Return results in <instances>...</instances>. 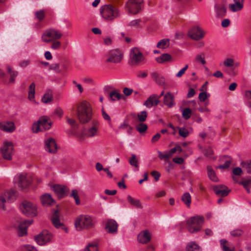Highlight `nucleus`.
<instances>
[{
	"mask_svg": "<svg viewBox=\"0 0 251 251\" xmlns=\"http://www.w3.org/2000/svg\"><path fill=\"white\" fill-rule=\"evenodd\" d=\"M122 97V95L117 90L112 91L109 94V99L112 101L118 100Z\"/></svg>",
	"mask_w": 251,
	"mask_h": 251,
	"instance_id": "38",
	"label": "nucleus"
},
{
	"mask_svg": "<svg viewBox=\"0 0 251 251\" xmlns=\"http://www.w3.org/2000/svg\"><path fill=\"white\" fill-rule=\"evenodd\" d=\"M234 3L229 5V8L232 12L241 10L244 6V3L240 0H233Z\"/></svg>",
	"mask_w": 251,
	"mask_h": 251,
	"instance_id": "27",
	"label": "nucleus"
},
{
	"mask_svg": "<svg viewBox=\"0 0 251 251\" xmlns=\"http://www.w3.org/2000/svg\"><path fill=\"white\" fill-rule=\"evenodd\" d=\"M49 120V118L46 116H43L38 120L39 123H40L43 131L44 130L49 129L51 127V123Z\"/></svg>",
	"mask_w": 251,
	"mask_h": 251,
	"instance_id": "24",
	"label": "nucleus"
},
{
	"mask_svg": "<svg viewBox=\"0 0 251 251\" xmlns=\"http://www.w3.org/2000/svg\"><path fill=\"white\" fill-rule=\"evenodd\" d=\"M188 65H186L183 68L181 69L176 75L177 77H180L185 72L186 70L188 69Z\"/></svg>",
	"mask_w": 251,
	"mask_h": 251,
	"instance_id": "62",
	"label": "nucleus"
},
{
	"mask_svg": "<svg viewBox=\"0 0 251 251\" xmlns=\"http://www.w3.org/2000/svg\"><path fill=\"white\" fill-rule=\"evenodd\" d=\"M7 70L8 74L10 75V78L8 82V83H14L15 82V78L18 75V72L17 71L13 70L11 67L8 66L7 67Z\"/></svg>",
	"mask_w": 251,
	"mask_h": 251,
	"instance_id": "36",
	"label": "nucleus"
},
{
	"mask_svg": "<svg viewBox=\"0 0 251 251\" xmlns=\"http://www.w3.org/2000/svg\"><path fill=\"white\" fill-rule=\"evenodd\" d=\"M192 114V110L189 108H185L182 112V116L185 120L189 119Z\"/></svg>",
	"mask_w": 251,
	"mask_h": 251,
	"instance_id": "43",
	"label": "nucleus"
},
{
	"mask_svg": "<svg viewBox=\"0 0 251 251\" xmlns=\"http://www.w3.org/2000/svg\"><path fill=\"white\" fill-rule=\"evenodd\" d=\"M242 166L246 169L248 173L251 174V161L242 163Z\"/></svg>",
	"mask_w": 251,
	"mask_h": 251,
	"instance_id": "52",
	"label": "nucleus"
},
{
	"mask_svg": "<svg viewBox=\"0 0 251 251\" xmlns=\"http://www.w3.org/2000/svg\"><path fill=\"white\" fill-rule=\"evenodd\" d=\"M20 207L23 213L26 216L33 217L37 215L36 205L29 201H24Z\"/></svg>",
	"mask_w": 251,
	"mask_h": 251,
	"instance_id": "11",
	"label": "nucleus"
},
{
	"mask_svg": "<svg viewBox=\"0 0 251 251\" xmlns=\"http://www.w3.org/2000/svg\"><path fill=\"white\" fill-rule=\"evenodd\" d=\"M231 159L228 157L227 159L226 160L224 164L221 165L217 168L219 169H227L228 168L231 164Z\"/></svg>",
	"mask_w": 251,
	"mask_h": 251,
	"instance_id": "51",
	"label": "nucleus"
},
{
	"mask_svg": "<svg viewBox=\"0 0 251 251\" xmlns=\"http://www.w3.org/2000/svg\"><path fill=\"white\" fill-rule=\"evenodd\" d=\"M23 251H37L36 248L29 245H26L23 247Z\"/></svg>",
	"mask_w": 251,
	"mask_h": 251,
	"instance_id": "59",
	"label": "nucleus"
},
{
	"mask_svg": "<svg viewBox=\"0 0 251 251\" xmlns=\"http://www.w3.org/2000/svg\"><path fill=\"white\" fill-rule=\"evenodd\" d=\"M243 233V230L240 229H235L230 232V234L233 237L240 236Z\"/></svg>",
	"mask_w": 251,
	"mask_h": 251,
	"instance_id": "55",
	"label": "nucleus"
},
{
	"mask_svg": "<svg viewBox=\"0 0 251 251\" xmlns=\"http://www.w3.org/2000/svg\"><path fill=\"white\" fill-rule=\"evenodd\" d=\"M0 152L4 159L10 160L14 153L13 144L12 142L4 141L0 148Z\"/></svg>",
	"mask_w": 251,
	"mask_h": 251,
	"instance_id": "7",
	"label": "nucleus"
},
{
	"mask_svg": "<svg viewBox=\"0 0 251 251\" xmlns=\"http://www.w3.org/2000/svg\"><path fill=\"white\" fill-rule=\"evenodd\" d=\"M137 117L139 121L141 122L145 121L147 117V114L146 111H143L140 113H138Z\"/></svg>",
	"mask_w": 251,
	"mask_h": 251,
	"instance_id": "47",
	"label": "nucleus"
},
{
	"mask_svg": "<svg viewBox=\"0 0 251 251\" xmlns=\"http://www.w3.org/2000/svg\"><path fill=\"white\" fill-rule=\"evenodd\" d=\"M158 156L161 160L163 159H168L170 157V155L169 153H166L165 154H163L161 151H158Z\"/></svg>",
	"mask_w": 251,
	"mask_h": 251,
	"instance_id": "60",
	"label": "nucleus"
},
{
	"mask_svg": "<svg viewBox=\"0 0 251 251\" xmlns=\"http://www.w3.org/2000/svg\"><path fill=\"white\" fill-rule=\"evenodd\" d=\"M224 64L226 67H232L234 65V61L232 59L227 58L224 61Z\"/></svg>",
	"mask_w": 251,
	"mask_h": 251,
	"instance_id": "58",
	"label": "nucleus"
},
{
	"mask_svg": "<svg viewBox=\"0 0 251 251\" xmlns=\"http://www.w3.org/2000/svg\"><path fill=\"white\" fill-rule=\"evenodd\" d=\"M45 150L46 151L54 153L57 151V145L53 138L48 139L45 142Z\"/></svg>",
	"mask_w": 251,
	"mask_h": 251,
	"instance_id": "19",
	"label": "nucleus"
},
{
	"mask_svg": "<svg viewBox=\"0 0 251 251\" xmlns=\"http://www.w3.org/2000/svg\"><path fill=\"white\" fill-rule=\"evenodd\" d=\"M124 54L121 50L114 49L109 51L106 55L105 62L119 63L123 58Z\"/></svg>",
	"mask_w": 251,
	"mask_h": 251,
	"instance_id": "8",
	"label": "nucleus"
},
{
	"mask_svg": "<svg viewBox=\"0 0 251 251\" xmlns=\"http://www.w3.org/2000/svg\"><path fill=\"white\" fill-rule=\"evenodd\" d=\"M244 187H251V179H248L243 180L240 183Z\"/></svg>",
	"mask_w": 251,
	"mask_h": 251,
	"instance_id": "64",
	"label": "nucleus"
},
{
	"mask_svg": "<svg viewBox=\"0 0 251 251\" xmlns=\"http://www.w3.org/2000/svg\"><path fill=\"white\" fill-rule=\"evenodd\" d=\"M151 76L152 78L155 81V82L160 85H162L165 83V78L160 76L159 75L156 73L153 72L151 74Z\"/></svg>",
	"mask_w": 251,
	"mask_h": 251,
	"instance_id": "33",
	"label": "nucleus"
},
{
	"mask_svg": "<svg viewBox=\"0 0 251 251\" xmlns=\"http://www.w3.org/2000/svg\"><path fill=\"white\" fill-rule=\"evenodd\" d=\"M172 59V56L168 53H164L161 56L156 58L155 60L158 63H164L166 62L170 61Z\"/></svg>",
	"mask_w": 251,
	"mask_h": 251,
	"instance_id": "34",
	"label": "nucleus"
},
{
	"mask_svg": "<svg viewBox=\"0 0 251 251\" xmlns=\"http://www.w3.org/2000/svg\"><path fill=\"white\" fill-rule=\"evenodd\" d=\"M220 245L223 251H235V248L225 239L220 240Z\"/></svg>",
	"mask_w": 251,
	"mask_h": 251,
	"instance_id": "28",
	"label": "nucleus"
},
{
	"mask_svg": "<svg viewBox=\"0 0 251 251\" xmlns=\"http://www.w3.org/2000/svg\"><path fill=\"white\" fill-rule=\"evenodd\" d=\"M67 122L72 127H75L77 126L76 121L74 119L67 118Z\"/></svg>",
	"mask_w": 251,
	"mask_h": 251,
	"instance_id": "61",
	"label": "nucleus"
},
{
	"mask_svg": "<svg viewBox=\"0 0 251 251\" xmlns=\"http://www.w3.org/2000/svg\"><path fill=\"white\" fill-rule=\"evenodd\" d=\"M178 132L179 134L183 137H186L188 136L189 134V132L188 130L185 128H180L178 127Z\"/></svg>",
	"mask_w": 251,
	"mask_h": 251,
	"instance_id": "56",
	"label": "nucleus"
},
{
	"mask_svg": "<svg viewBox=\"0 0 251 251\" xmlns=\"http://www.w3.org/2000/svg\"><path fill=\"white\" fill-rule=\"evenodd\" d=\"M84 251H98L96 244H89L84 249Z\"/></svg>",
	"mask_w": 251,
	"mask_h": 251,
	"instance_id": "46",
	"label": "nucleus"
},
{
	"mask_svg": "<svg viewBox=\"0 0 251 251\" xmlns=\"http://www.w3.org/2000/svg\"><path fill=\"white\" fill-rule=\"evenodd\" d=\"M181 200L187 207H190L191 203V197L189 193H185L181 197Z\"/></svg>",
	"mask_w": 251,
	"mask_h": 251,
	"instance_id": "37",
	"label": "nucleus"
},
{
	"mask_svg": "<svg viewBox=\"0 0 251 251\" xmlns=\"http://www.w3.org/2000/svg\"><path fill=\"white\" fill-rule=\"evenodd\" d=\"M99 122L97 120L93 121L91 126L85 131L84 136L88 138H92L98 136L99 134Z\"/></svg>",
	"mask_w": 251,
	"mask_h": 251,
	"instance_id": "14",
	"label": "nucleus"
},
{
	"mask_svg": "<svg viewBox=\"0 0 251 251\" xmlns=\"http://www.w3.org/2000/svg\"><path fill=\"white\" fill-rule=\"evenodd\" d=\"M203 222V216H196L190 218L186 224L188 231L193 233L198 232L201 229Z\"/></svg>",
	"mask_w": 251,
	"mask_h": 251,
	"instance_id": "3",
	"label": "nucleus"
},
{
	"mask_svg": "<svg viewBox=\"0 0 251 251\" xmlns=\"http://www.w3.org/2000/svg\"><path fill=\"white\" fill-rule=\"evenodd\" d=\"M169 46V40L163 39L161 40L157 44V48L160 49H166Z\"/></svg>",
	"mask_w": 251,
	"mask_h": 251,
	"instance_id": "41",
	"label": "nucleus"
},
{
	"mask_svg": "<svg viewBox=\"0 0 251 251\" xmlns=\"http://www.w3.org/2000/svg\"><path fill=\"white\" fill-rule=\"evenodd\" d=\"M203 153H204L205 156H206V157H207L210 159H215V158H214L213 157V152L211 148H208L205 149L203 151Z\"/></svg>",
	"mask_w": 251,
	"mask_h": 251,
	"instance_id": "48",
	"label": "nucleus"
},
{
	"mask_svg": "<svg viewBox=\"0 0 251 251\" xmlns=\"http://www.w3.org/2000/svg\"><path fill=\"white\" fill-rule=\"evenodd\" d=\"M159 97L155 94L151 95L144 102V105L148 108H151L153 106H156L159 103Z\"/></svg>",
	"mask_w": 251,
	"mask_h": 251,
	"instance_id": "20",
	"label": "nucleus"
},
{
	"mask_svg": "<svg viewBox=\"0 0 251 251\" xmlns=\"http://www.w3.org/2000/svg\"><path fill=\"white\" fill-rule=\"evenodd\" d=\"M199 98L201 101H204L207 99V95L205 92H201L199 94Z\"/></svg>",
	"mask_w": 251,
	"mask_h": 251,
	"instance_id": "63",
	"label": "nucleus"
},
{
	"mask_svg": "<svg viewBox=\"0 0 251 251\" xmlns=\"http://www.w3.org/2000/svg\"><path fill=\"white\" fill-rule=\"evenodd\" d=\"M62 32L55 28H51L46 30L42 35V40L45 43H50L61 38Z\"/></svg>",
	"mask_w": 251,
	"mask_h": 251,
	"instance_id": "5",
	"label": "nucleus"
},
{
	"mask_svg": "<svg viewBox=\"0 0 251 251\" xmlns=\"http://www.w3.org/2000/svg\"><path fill=\"white\" fill-rule=\"evenodd\" d=\"M129 164L137 168V171L138 170L139 164L138 159L137 158L136 156L134 154H131V157L129 159Z\"/></svg>",
	"mask_w": 251,
	"mask_h": 251,
	"instance_id": "40",
	"label": "nucleus"
},
{
	"mask_svg": "<svg viewBox=\"0 0 251 251\" xmlns=\"http://www.w3.org/2000/svg\"><path fill=\"white\" fill-rule=\"evenodd\" d=\"M196 61L204 65L206 63L204 55L203 54H199L196 57Z\"/></svg>",
	"mask_w": 251,
	"mask_h": 251,
	"instance_id": "53",
	"label": "nucleus"
},
{
	"mask_svg": "<svg viewBox=\"0 0 251 251\" xmlns=\"http://www.w3.org/2000/svg\"><path fill=\"white\" fill-rule=\"evenodd\" d=\"M215 193L218 196L226 197L228 195L230 190L225 185H219L213 187Z\"/></svg>",
	"mask_w": 251,
	"mask_h": 251,
	"instance_id": "21",
	"label": "nucleus"
},
{
	"mask_svg": "<svg viewBox=\"0 0 251 251\" xmlns=\"http://www.w3.org/2000/svg\"><path fill=\"white\" fill-rule=\"evenodd\" d=\"M94 223L91 216L88 215H81L78 216L75 220V227L77 230L83 228L92 227Z\"/></svg>",
	"mask_w": 251,
	"mask_h": 251,
	"instance_id": "4",
	"label": "nucleus"
},
{
	"mask_svg": "<svg viewBox=\"0 0 251 251\" xmlns=\"http://www.w3.org/2000/svg\"><path fill=\"white\" fill-rule=\"evenodd\" d=\"M52 44L51 45V48L53 50H58L60 48L61 46V43L60 41L57 40L52 41Z\"/></svg>",
	"mask_w": 251,
	"mask_h": 251,
	"instance_id": "54",
	"label": "nucleus"
},
{
	"mask_svg": "<svg viewBox=\"0 0 251 251\" xmlns=\"http://www.w3.org/2000/svg\"><path fill=\"white\" fill-rule=\"evenodd\" d=\"M51 221L52 224L56 228H59L63 225L60 221L59 212L57 210H54L51 218Z\"/></svg>",
	"mask_w": 251,
	"mask_h": 251,
	"instance_id": "26",
	"label": "nucleus"
},
{
	"mask_svg": "<svg viewBox=\"0 0 251 251\" xmlns=\"http://www.w3.org/2000/svg\"><path fill=\"white\" fill-rule=\"evenodd\" d=\"M205 35L204 30L199 26H194L188 32V36L195 40L202 39Z\"/></svg>",
	"mask_w": 251,
	"mask_h": 251,
	"instance_id": "15",
	"label": "nucleus"
},
{
	"mask_svg": "<svg viewBox=\"0 0 251 251\" xmlns=\"http://www.w3.org/2000/svg\"><path fill=\"white\" fill-rule=\"evenodd\" d=\"M76 115L80 123H88L92 116V110L90 103L86 100L79 103L76 107Z\"/></svg>",
	"mask_w": 251,
	"mask_h": 251,
	"instance_id": "1",
	"label": "nucleus"
},
{
	"mask_svg": "<svg viewBox=\"0 0 251 251\" xmlns=\"http://www.w3.org/2000/svg\"><path fill=\"white\" fill-rule=\"evenodd\" d=\"M100 14L102 19L106 21H113L120 17L119 9L112 4H105L100 9Z\"/></svg>",
	"mask_w": 251,
	"mask_h": 251,
	"instance_id": "2",
	"label": "nucleus"
},
{
	"mask_svg": "<svg viewBox=\"0 0 251 251\" xmlns=\"http://www.w3.org/2000/svg\"><path fill=\"white\" fill-rule=\"evenodd\" d=\"M33 222L32 220H25L21 222L17 229V234L19 236H23L27 234V226Z\"/></svg>",
	"mask_w": 251,
	"mask_h": 251,
	"instance_id": "18",
	"label": "nucleus"
},
{
	"mask_svg": "<svg viewBox=\"0 0 251 251\" xmlns=\"http://www.w3.org/2000/svg\"><path fill=\"white\" fill-rule=\"evenodd\" d=\"M151 235L148 230L141 231L138 236V241L142 244H147L150 241Z\"/></svg>",
	"mask_w": 251,
	"mask_h": 251,
	"instance_id": "22",
	"label": "nucleus"
},
{
	"mask_svg": "<svg viewBox=\"0 0 251 251\" xmlns=\"http://www.w3.org/2000/svg\"><path fill=\"white\" fill-rule=\"evenodd\" d=\"M52 189L58 196L60 198L65 195L67 191V188L65 186L57 184L54 185Z\"/></svg>",
	"mask_w": 251,
	"mask_h": 251,
	"instance_id": "25",
	"label": "nucleus"
},
{
	"mask_svg": "<svg viewBox=\"0 0 251 251\" xmlns=\"http://www.w3.org/2000/svg\"><path fill=\"white\" fill-rule=\"evenodd\" d=\"M40 199L42 203L45 206L51 205L54 202L51 195L48 194L43 195Z\"/></svg>",
	"mask_w": 251,
	"mask_h": 251,
	"instance_id": "30",
	"label": "nucleus"
},
{
	"mask_svg": "<svg viewBox=\"0 0 251 251\" xmlns=\"http://www.w3.org/2000/svg\"><path fill=\"white\" fill-rule=\"evenodd\" d=\"M52 100V95L50 93L48 92L46 93L42 98V101L43 103H47Z\"/></svg>",
	"mask_w": 251,
	"mask_h": 251,
	"instance_id": "45",
	"label": "nucleus"
},
{
	"mask_svg": "<svg viewBox=\"0 0 251 251\" xmlns=\"http://www.w3.org/2000/svg\"><path fill=\"white\" fill-rule=\"evenodd\" d=\"M147 128L148 126L147 125L143 123H140L136 126L137 131L140 133L145 132L147 129Z\"/></svg>",
	"mask_w": 251,
	"mask_h": 251,
	"instance_id": "50",
	"label": "nucleus"
},
{
	"mask_svg": "<svg viewBox=\"0 0 251 251\" xmlns=\"http://www.w3.org/2000/svg\"><path fill=\"white\" fill-rule=\"evenodd\" d=\"M71 197H72L75 200L76 204L78 205L80 204V201L78 195V192L76 189L73 190L71 194Z\"/></svg>",
	"mask_w": 251,
	"mask_h": 251,
	"instance_id": "49",
	"label": "nucleus"
},
{
	"mask_svg": "<svg viewBox=\"0 0 251 251\" xmlns=\"http://www.w3.org/2000/svg\"><path fill=\"white\" fill-rule=\"evenodd\" d=\"M35 89V84L33 82L30 85L28 92V99L30 101H34Z\"/></svg>",
	"mask_w": 251,
	"mask_h": 251,
	"instance_id": "35",
	"label": "nucleus"
},
{
	"mask_svg": "<svg viewBox=\"0 0 251 251\" xmlns=\"http://www.w3.org/2000/svg\"><path fill=\"white\" fill-rule=\"evenodd\" d=\"M186 251H201L200 246L193 242H190L186 247Z\"/></svg>",
	"mask_w": 251,
	"mask_h": 251,
	"instance_id": "39",
	"label": "nucleus"
},
{
	"mask_svg": "<svg viewBox=\"0 0 251 251\" xmlns=\"http://www.w3.org/2000/svg\"><path fill=\"white\" fill-rule=\"evenodd\" d=\"M118 225L117 223L113 219H108L106 221L105 229L108 233L116 234L117 233Z\"/></svg>",
	"mask_w": 251,
	"mask_h": 251,
	"instance_id": "16",
	"label": "nucleus"
},
{
	"mask_svg": "<svg viewBox=\"0 0 251 251\" xmlns=\"http://www.w3.org/2000/svg\"><path fill=\"white\" fill-rule=\"evenodd\" d=\"M207 170L208 176L209 179L214 182H218L219 180L217 176L215 171L212 169V167L211 166H208L207 167Z\"/></svg>",
	"mask_w": 251,
	"mask_h": 251,
	"instance_id": "32",
	"label": "nucleus"
},
{
	"mask_svg": "<svg viewBox=\"0 0 251 251\" xmlns=\"http://www.w3.org/2000/svg\"><path fill=\"white\" fill-rule=\"evenodd\" d=\"M128 202L132 205L137 208H142V206L140 201L132 198L131 196L128 195L127 197Z\"/></svg>",
	"mask_w": 251,
	"mask_h": 251,
	"instance_id": "31",
	"label": "nucleus"
},
{
	"mask_svg": "<svg viewBox=\"0 0 251 251\" xmlns=\"http://www.w3.org/2000/svg\"><path fill=\"white\" fill-rule=\"evenodd\" d=\"M32 131L34 133H37L43 131L40 123H39V120H38L36 122L34 123L33 124L32 126Z\"/></svg>",
	"mask_w": 251,
	"mask_h": 251,
	"instance_id": "44",
	"label": "nucleus"
},
{
	"mask_svg": "<svg viewBox=\"0 0 251 251\" xmlns=\"http://www.w3.org/2000/svg\"><path fill=\"white\" fill-rule=\"evenodd\" d=\"M215 10L218 17H223L226 15V7L220 4L215 5Z\"/></svg>",
	"mask_w": 251,
	"mask_h": 251,
	"instance_id": "29",
	"label": "nucleus"
},
{
	"mask_svg": "<svg viewBox=\"0 0 251 251\" xmlns=\"http://www.w3.org/2000/svg\"><path fill=\"white\" fill-rule=\"evenodd\" d=\"M52 234L47 230H44L34 237V240L40 246H43L50 242L52 238Z\"/></svg>",
	"mask_w": 251,
	"mask_h": 251,
	"instance_id": "12",
	"label": "nucleus"
},
{
	"mask_svg": "<svg viewBox=\"0 0 251 251\" xmlns=\"http://www.w3.org/2000/svg\"><path fill=\"white\" fill-rule=\"evenodd\" d=\"M130 62L133 65H138L142 63L145 57L142 53L137 48H133L130 52Z\"/></svg>",
	"mask_w": 251,
	"mask_h": 251,
	"instance_id": "10",
	"label": "nucleus"
},
{
	"mask_svg": "<svg viewBox=\"0 0 251 251\" xmlns=\"http://www.w3.org/2000/svg\"><path fill=\"white\" fill-rule=\"evenodd\" d=\"M63 114L62 109L60 107H57L53 112V115L61 118Z\"/></svg>",
	"mask_w": 251,
	"mask_h": 251,
	"instance_id": "57",
	"label": "nucleus"
},
{
	"mask_svg": "<svg viewBox=\"0 0 251 251\" xmlns=\"http://www.w3.org/2000/svg\"><path fill=\"white\" fill-rule=\"evenodd\" d=\"M35 18L39 22L43 20L45 17V12L44 10H40L35 12Z\"/></svg>",
	"mask_w": 251,
	"mask_h": 251,
	"instance_id": "42",
	"label": "nucleus"
},
{
	"mask_svg": "<svg viewBox=\"0 0 251 251\" xmlns=\"http://www.w3.org/2000/svg\"><path fill=\"white\" fill-rule=\"evenodd\" d=\"M163 102L168 107H172L175 104L174 95L171 92H167L164 96Z\"/></svg>",
	"mask_w": 251,
	"mask_h": 251,
	"instance_id": "23",
	"label": "nucleus"
},
{
	"mask_svg": "<svg viewBox=\"0 0 251 251\" xmlns=\"http://www.w3.org/2000/svg\"><path fill=\"white\" fill-rule=\"evenodd\" d=\"M32 181V177L26 174H21L17 175L15 177V183L17 184L18 187L21 189L27 188Z\"/></svg>",
	"mask_w": 251,
	"mask_h": 251,
	"instance_id": "9",
	"label": "nucleus"
},
{
	"mask_svg": "<svg viewBox=\"0 0 251 251\" xmlns=\"http://www.w3.org/2000/svg\"><path fill=\"white\" fill-rule=\"evenodd\" d=\"M16 199L15 191L14 190H8L0 194V209L4 210L5 204L6 201L12 202Z\"/></svg>",
	"mask_w": 251,
	"mask_h": 251,
	"instance_id": "13",
	"label": "nucleus"
},
{
	"mask_svg": "<svg viewBox=\"0 0 251 251\" xmlns=\"http://www.w3.org/2000/svg\"><path fill=\"white\" fill-rule=\"evenodd\" d=\"M143 8V0H128L126 4V11L131 14H137Z\"/></svg>",
	"mask_w": 251,
	"mask_h": 251,
	"instance_id": "6",
	"label": "nucleus"
},
{
	"mask_svg": "<svg viewBox=\"0 0 251 251\" xmlns=\"http://www.w3.org/2000/svg\"><path fill=\"white\" fill-rule=\"evenodd\" d=\"M16 129L15 124L11 121L0 122V130L8 133H12Z\"/></svg>",
	"mask_w": 251,
	"mask_h": 251,
	"instance_id": "17",
	"label": "nucleus"
}]
</instances>
